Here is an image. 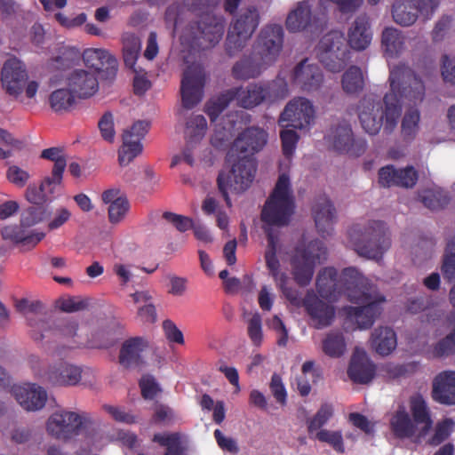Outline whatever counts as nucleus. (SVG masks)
Masks as SVG:
<instances>
[{
  "mask_svg": "<svg viewBox=\"0 0 455 455\" xmlns=\"http://www.w3.org/2000/svg\"><path fill=\"white\" fill-rule=\"evenodd\" d=\"M367 285L368 280L355 267L345 268L339 278L335 268L325 267L316 278V289L323 299L335 302L345 297L355 305L347 313H377L384 309L385 297L371 294Z\"/></svg>",
  "mask_w": 455,
  "mask_h": 455,
  "instance_id": "f257e3e1",
  "label": "nucleus"
},
{
  "mask_svg": "<svg viewBox=\"0 0 455 455\" xmlns=\"http://www.w3.org/2000/svg\"><path fill=\"white\" fill-rule=\"evenodd\" d=\"M402 106L392 93H386L383 100L365 95L357 105V116L363 130L371 136L379 134L381 128L391 134L397 126Z\"/></svg>",
  "mask_w": 455,
  "mask_h": 455,
  "instance_id": "f03ea898",
  "label": "nucleus"
},
{
  "mask_svg": "<svg viewBox=\"0 0 455 455\" xmlns=\"http://www.w3.org/2000/svg\"><path fill=\"white\" fill-rule=\"evenodd\" d=\"M348 235L356 253L369 259L379 260L391 246L390 232L386 224L379 220L355 225Z\"/></svg>",
  "mask_w": 455,
  "mask_h": 455,
  "instance_id": "7ed1b4c3",
  "label": "nucleus"
},
{
  "mask_svg": "<svg viewBox=\"0 0 455 455\" xmlns=\"http://www.w3.org/2000/svg\"><path fill=\"white\" fill-rule=\"evenodd\" d=\"M256 172V164L251 156H238L230 151L228 166L218 176V188L228 206H231L228 192L242 193L252 183Z\"/></svg>",
  "mask_w": 455,
  "mask_h": 455,
  "instance_id": "20e7f679",
  "label": "nucleus"
},
{
  "mask_svg": "<svg viewBox=\"0 0 455 455\" xmlns=\"http://www.w3.org/2000/svg\"><path fill=\"white\" fill-rule=\"evenodd\" d=\"M294 207V196L290 178L283 173L279 176L270 197L263 207L261 220L268 226H286L293 214Z\"/></svg>",
  "mask_w": 455,
  "mask_h": 455,
  "instance_id": "39448f33",
  "label": "nucleus"
},
{
  "mask_svg": "<svg viewBox=\"0 0 455 455\" xmlns=\"http://www.w3.org/2000/svg\"><path fill=\"white\" fill-rule=\"evenodd\" d=\"M289 95V88L283 78L267 83H252L246 87L233 88L227 92L228 99L235 100L243 108H252L264 102H274Z\"/></svg>",
  "mask_w": 455,
  "mask_h": 455,
  "instance_id": "423d86ee",
  "label": "nucleus"
},
{
  "mask_svg": "<svg viewBox=\"0 0 455 455\" xmlns=\"http://www.w3.org/2000/svg\"><path fill=\"white\" fill-rule=\"evenodd\" d=\"M49 214L50 212L44 204L29 206L22 212L20 225H10L1 229L2 237L26 249L34 248L44 239L45 234L28 228L45 220Z\"/></svg>",
  "mask_w": 455,
  "mask_h": 455,
  "instance_id": "0eeeda50",
  "label": "nucleus"
},
{
  "mask_svg": "<svg viewBox=\"0 0 455 455\" xmlns=\"http://www.w3.org/2000/svg\"><path fill=\"white\" fill-rule=\"evenodd\" d=\"M326 248L319 240L297 246L291 259V274L297 284L307 286L311 283L315 266L326 259Z\"/></svg>",
  "mask_w": 455,
  "mask_h": 455,
  "instance_id": "6e6552de",
  "label": "nucleus"
},
{
  "mask_svg": "<svg viewBox=\"0 0 455 455\" xmlns=\"http://www.w3.org/2000/svg\"><path fill=\"white\" fill-rule=\"evenodd\" d=\"M390 92L397 100L399 98L417 105L425 98V84L407 66L393 67L388 77ZM400 103V101H398Z\"/></svg>",
  "mask_w": 455,
  "mask_h": 455,
  "instance_id": "1a4fd4ad",
  "label": "nucleus"
},
{
  "mask_svg": "<svg viewBox=\"0 0 455 455\" xmlns=\"http://www.w3.org/2000/svg\"><path fill=\"white\" fill-rule=\"evenodd\" d=\"M3 90L13 99H19L25 91L26 97L33 99L38 90L36 81H28L25 64L17 58H10L4 63L1 70Z\"/></svg>",
  "mask_w": 455,
  "mask_h": 455,
  "instance_id": "9d476101",
  "label": "nucleus"
},
{
  "mask_svg": "<svg viewBox=\"0 0 455 455\" xmlns=\"http://www.w3.org/2000/svg\"><path fill=\"white\" fill-rule=\"evenodd\" d=\"M319 61L330 71L339 72L347 60V45L342 32L338 30L325 34L316 48Z\"/></svg>",
  "mask_w": 455,
  "mask_h": 455,
  "instance_id": "9b49d317",
  "label": "nucleus"
},
{
  "mask_svg": "<svg viewBox=\"0 0 455 455\" xmlns=\"http://www.w3.org/2000/svg\"><path fill=\"white\" fill-rule=\"evenodd\" d=\"M267 235V247L265 251L266 266L269 271V275L273 278L276 287L281 291L283 296L293 305L299 306L302 300L299 297V291L292 287L288 286V275L281 270L280 261L276 257L279 248L277 235L271 228H266Z\"/></svg>",
  "mask_w": 455,
  "mask_h": 455,
  "instance_id": "f8f14e48",
  "label": "nucleus"
},
{
  "mask_svg": "<svg viewBox=\"0 0 455 455\" xmlns=\"http://www.w3.org/2000/svg\"><path fill=\"white\" fill-rule=\"evenodd\" d=\"M325 140L335 151L356 156L363 155L367 148V141L361 137L355 138L351 124L346 120L331 124Z\"/></svg>",
  "mask_w": 455,
  "mask_h": 455,
  "instance_id": "ddd939ff",
  "label": "nucleus"
},
{
  "mask_svg": "<svg viewBox=\"0 0 455 455\" xmlns=\"http://www.w3.org/2000/svg\"><path fill=\"white\" fill-rule=\"evenodd\" d=\"M89 421L88 414L65 410L55 411L47 420L46 428L57 439L67 440L77 435L83 426Z\"/></svg>",
  "mask_w": 455,
  "mask_h": 455,
  "instance_id": "4468645a",
  "label": "nucleus"
},
{
  "mask_svg": "<svg viewBox=\"0 0 455 455\" xmlns=\"http://www.w3.org/2000/svg\"><path fill=\"white\" fill-rule=\"evenodd\" d=\"M283 29L281 25L268 24L261 28L253 51L256 56L272 66L278 59L283 45Z\"/></svg>",
  "mask_w": 455,
  "mask_h": 455,
  "instance_id": "2eb2a0df",
  "label": "nucleus"
},
{
  "mask_svg": "<svg viewBox=\"0 0 455 455\" xmlns=\"http://www.w3.org/2000/svg\"><path fill=\"white\" fill-rule=\"evenodd\" d=\"M323 17H319L312 10V0H304L297 3L286 18V28L292 33L308 30L315 32L323 28Z\"/></svg>",
  "mask_w": 455,
  "mask_h": 455,
  "instance_id": "dca6fc26",
  "label": "nucleus"
},
{
  "mask_svg": "<svg viewBox=\"0 0 455 455\" xmlns=\"http://www.w3.org/2000/svg\"><path fill=\"white\" fill-rule=\"evenodd\" d=\"M204 80V68L198 63H194L184 70L180 92L185 108L191 109L202 100Z\"/></svg>",
  "mask_w": 455,
  "mask_h": 455,
  "instance_id": "f3484780",
  "label": "nucleus"
},
{
  "mask_svg": "<svg viewBox=\"0 0 455 455\" xmlns=\"http://www.w3.org/2000/svg\"><path fill=\"white\" fill-rule=\"evenodd\" d=\"M315 110L312 102L303 97L294 98L285 106L281 122H286L285 126L294 129L308 130L315 123Z\"/></svg>",
  "mask_w": 455,
  "mask_h": 455,
  "instance_id": "a211bd4d",
  "label": "nucleus"
},
{
  "mask_svg": "<svg viewBox=\"0 0 455 455\" xmlns=\"http://www.w3.org/2000/svg\"><path fill=\"white\" fill-rule=\"evenodd\" d=\"M47 315H29L27 318L30 327L31 337L35 340H42L46 337L47 332L52 331L54 336L74 337L76 334L77 323L70 319H61L59 321L56 328L51 329L49 326L50 318Z\"/></svg>",
  "mask_w": 455,
  "mask_h": 455,
  "instance_id": "6ab92c4d",
  "label": "nucleus"
},
{
  "mask_svg": "<svg viewBox=\"0 0 455 455\" xmlns=\"http://www.w3.org/2000/svg\"><path fill=\"white\" fill-rule=\"evenodd\" d=\"M148 340L141 336L131 337L121 345L118 363L124 369L141 368L146 364L144 353L148 348Z\"/></svg>",
  "mask_w": 455,
  "mask_h": 455,
  "instance_id": "aec40b11",
  "label": "nucleus"
},
{
  "mask_svg": "<svg viewBox=\"0 0 455 455\" xmlns=\"http://www.w3.org/2000/svg\"><path fill=\"white\" fill-rule=\"evenodd\" d=\"M293 81L304 92H315L323 83V75L317 65L306 59L295 67Z\"/></svg>",
  "mask_w": 455,
  "mask_h": 455,
  "instance_id": "412c9836",
  "label": "nucleus"
},
{
  "mask_svg": "<svg viewBox=\"0 0 455 455\" xmlns=\"http://www.w3.org/2000/svg\"><path fill=\"white\" fill-rule=\"evenodd\" d=\"M312 214L318 232L323 235H331L337 219L336 209L326 196L315 198L312 206Z\"/></svg>",
  "mask_w": 455,
  "mask_h": 455,
  "instance_id": "4be33fe9",
  "label": "nucleus"
},
{
  "mask_svg": "<svg viewBox=\"0 0 455 455\" xmlns=\"http://www.w3.org/2000/svg\"><path fill=\"white\" fill-rule=\"evenodd\" d=\"M86 66L96 72H103L107 78H113L118 68L117 60L106 49L90 48L83 53Z\"/></svg>",
  "mask_w": 455,
  "mask_h": 455,
  "instance_id": "5701e85b",
  "label": "nucleus"
},
{
  "mask_svg": "<svg viewBox=\"0 0 455 455\" xmlns=\"http://www.w3.org/2000/svg\"><path fill=\"white\" fill-rule=\"evenodd\" d=\"M267 140V134L263 129L256 126L249 127L235 139L231 151L252 156L254 153L264 148Z\"/></svg>",
  "mask_w": 455,
  "mask_h": 455,
  "instance_id": "b1692460",
  "label": "nucleus"
},
{
  "mask_svg": "<svg viewBox=\"0 0 455 455\" xmlns=\"http://www.w3.org/2000/svg\"><path fill=\"white\" fill-rule=\"evenodd\" d=\"M200 36L195 38V44L205 49L220 42L224 34V20L221 17L207 15L198 24Z\"/></svg>",
  "mask_w": 455,
  "mask_h": 455,
  "instance_id": "393cba45",
  "label": "nucleus"
},
{
  "mask_svg": "<svg viewBox=\"0 0 455 455\" xmlns=\"http://www.w3.org/2000/svg\"><path fill=\"white\" fill-rule=\"evenodd\" d=\"M101 200L105 204H108V217L111 224H119L125 219L130 209V203L119 188H111L105 190L101 194Z\"/></svg>",
  "mask_w": 455,
  "mask_h": 455,
  "instance_id": "a878e982",
  "label": "nucleus"
},
{
  "mask_svg": "<svg viewBox=\"0 0 455 455\" xmlns=\"http://www.w3.org/2000/svg\"><path fill=\"white\" fill-rule=\"evenodd\" d=\"M12 394L20 406L28 411L41 410L46 403V391L36 385L15 386Z\"/></svg>",
  "mask_w": 455,
  "mask_h": 455,
  "instance_id": "bb28decb",
  "label": "nucleus"
},
{
  "mask_svg": "<svg viewBox=\"0 0 455 455\" xmlns=\"http://www.w3.org/2000/svg\"><path fill=\"white\" fill-rule=\"evenodd\" d=\"M375 371V365L368 358L366 353L356 348L347 369L350 379L355 383L367 384L374 378Z\"/></svg>",
  "mask_w": 455,
  "mask_h": 455,
  "instance_id": "cd10ccee",
  "label": "nucleus"
},
{
  "mask_svg": "<svg viewBox=\"0 0 455 455\" xmlns=\"http://www.w3.org/2000/svg\"><path fill=\"white\" fill-rule=\"evenodd\" d=\"M68 86L74 94L80 98L92 96L99 88L95 71L85 69L74 70L67 79Z\"/></svg>",
  "mask_w": 455,
  "mask_h": 455,
  "instance_id": "c85d7f7f",
  "label": "nucleus"
},
{
  "mask_svg": "<svg viewBox=\"0 0 455 455\" xmlns=\"http://www.w3.org/2000/svg\"><path fill=\"white\" fill-rule=\"evenodd\" d=\"M371 39L372 33L368 16H357L348 28L347 44L355 51H363L371 44Z\"/></svg>",
  "mask_w": 455,
  "mask_h": 455,
  "instance_id": "c756f323",
  "label": "nucleus"
},
{
  "mask_svg": "<svg viewBox=\"0 0 455 455\" xmlns=\"http://www.w3.org/2000/svg\"><path fill=\"white\" fill-rule=\"evenodd\" d=\"M433 399L444 405L455 404V371L440 372L433 381Z\"/></svg>",
  "mask_w": 455,
  "mask_h": 455,
  "instance_id": "7c9ffc66",
  "label": "nucleus"
},
{
  "mask_svg": "<svg viewBox=\"0 0 455 455\" xmlns=\"http://www.w3.org/2000/svg\"><path fill=\"white\" fill-rule=\"evenodd\" d=\"M62 179L57 180L55 176H47L39 186L30 184L25 190L24 196L28 202L35 205H43L52 201L56 187L60 185Z\"/></svg>",
  "mask_w": 455,
  "mask_h": 455,
  "instance_id": "2f4dec72",
  "label": "nucleus"
},
{
  "mask_svg": "<svg viewBox=\"0 0 455 455\" xmlns=\"http://www.w3.org/2000/svg\"><path fill=\"white\" fill-rule=\"evenodd\" d=\"M56 308L65 313L108 311L109 308L101 301L80 296L62 297L56 300Z\"/></svg>",
  "mask_w": 455,
  "mask_h": 455,
  "instance_id": "473e14b6",
  "label": "nucleus"
},
{
  "mask_svg": "<svg viewBox=\"0 0 455 455\" xmlns=\"http://www.w3.org/2000/svg\"><path fill=\"white\" fill-rule=\"evenodd\" d=\"M80 367L60 362L51 367L47 372V379L56 386H75L81 380Z\"/></svg>",
  "mask_w": 455,
  "mask_h": 455,
  "instance_id": "72a5a7b5",
  "label": "nucleus"
},
{
  "mask_svg": "<svg viewBox=\"0 0 455 455\" xmlns=\"http://www.w3.org/2000/svg\"><path fill=\"white\" fill-rule=\"evenodd\" d=\"M269 67L253 51L251 56L240 60L233 66L232 74L235 79L248 80L259 76Z\"/></svg>",
  "mask_w": 455,
  "mask_h": 455,
  "instance_id": "f704fd0d",
  "label": "nucleus"
},
{
  "mask_svg": "<svg viewBox=\"0 0 455 455\" xmlns=\"http://www.w3.org/2000/svg\"><path fill=\"white\" fill-rule=\"evenodd\" d=\"M419 0H417V7L411 0H395L392 6V16L395 23L409 27L415 23L418 19ZM426 20L427 17L420 13Z\"/></svg>",
  "mask_w": 455,
  "mask_h": 455,
  "instance_id": "c9c22d12",
  "label": "nucleus"
},
{
  "mask_svg": "<svg viewBox=\"0 0 455 455\" xmlns=\"http://www.w3.org/2000/svg\"><path fill=\"white\" fill-rule=\"evenodd\" d=\"M410 409L413 422L416 425H422L421 434L426 435L432 428L433 420L427 402L421 395L411 396Z\"/></svg>",
  "mask_w": 455,
  "mask_h": 455,
  "instance_id": "e433bc0d",
  "label": "nucleus"
},
{
  "mask_svg": "<svg viewBox=\"0 0 455 455\" xmlns=\"http://www.w3.org/2000/svg\"><path fill=\"white\" fill-rule=\"evenodd\" d=\"M371 345L379 355H389L397 345L395 331L390 327L375 329L371 335Z\"/></svg>",
  "mask_w": 455,
  "mask_h": 455,
  "instance_id": "4c0bfd02",
  "label": "nucleus"
},
{
  "mask_svg": "<svg viewBox=\"0 0 455 455\" xmlns=\"http://www.w3.org/2000/svg\"><path fill=\"white\" fill-rule=\"evenodd\" d=\"M122 53L126 67L136 72L135 64L141 51V40L133 33L125 32L121 36Z\"/></svg>",
  "mask_w": 455,
  "mask_h": 455,
  "instance_id": "58836bf2",
  "label": "nucleus"
},
{
  "mask_svg": "<svg viewBox=\"0 0 455 455\" xmlns=\"http://www.w3.org/2000/svg\"><path fill=\"white\" fill-rule=\"evenodd\" d=\"M393 433L398 438H409L415 435L416 427L405 411L403 406H400L390 420Z\"/></svg>",
  "mask_w": 455,
  "mask_h": 455,
  "instance_id": "ea45409f",
  "label": "nucleus"
},
{
  "mask_svg": "<svg viewBox=\"0 0 455 455\" xmlns=\"http://www.w3.org/2000/svg\"><path fill=\"white\" fill-rule=\"evenodd\" d=\"M141 140L134 134L125 131L123 135V145L118 152L120 165L129 164L137 156L142 152Z\"/></svg>",
  "mask_w": 455,
  "mask_h": 455,
  "instance_id": "a19ab883",
  "label": "nucleus"
},
{
  "mask_svg": "<svg viewBox=\"0 0 455 455\" xmlns=\"http://www.w3.org/2000/svg\"><path fill=\"white\" fill-rule=\"evenodd\" d=\"M381 45L384 52L389 56L399 54L404 46L402 32L393 27L384 28L381 35Z\"/></svg>",
  "mask_w": 455,
  "mask_h": 455,
  "instance_id": "79ce46f5",
  "label": "nucleus"
},
{
  "mask_svg": "<svg viewBox=\"0 0 455 455\" xmlns=\"http://www.w3.org/2000/svg\"><path fill=\"white\" fill-rule=\"evenodd\" d=\"M152 442L166 448L164 455H186L179 432L156 433L153 435Z\"/></svg>",
  "mask_w": 455,
  "mask_h": 455,
  "instance_id": "37998d69",
  "label": "nucleus"
},
{
  "mask_svg": "<svg viewBox=\"0 0 455 455\" xmlns=\"http://www.w3.org/2000/svg\"><path fill=\"white\" fill-rule=\"evenodd\" d=\"M419 198L424 206L430 210L443 209L450 201L447 193L439 188H427L420 191Z\"/></svg>",
  "mask_w": 455,
  "mask_h": 455,
  "instance_id": "c03bdc74",
  "label": "nucleus"
},
{
  "mask_svg": "<svg viewBox=\"0 0 455 455\" xmlns=\"http://www.w3.org/2000/svg\"><path fill=\"white\" fill-rule=\"evenodd\" d=\"M258 25L259 13L257 10L248 9L235 20L230 29L239 32V34L243 35V37L245 36L250 38Z\"/></svg>",
  "mask_w": 455,
  "mask_h": 455,
  "instance_id": "a18cd8bd",
  "label": "nucleus"
},
{
  "mask_svg": "<svg viewBox=\"0 0 455 455\" xmlns=\"http://www.w3.org/2000/svg\"><path fill=\"white\" fill-rule=\"evenodd\" d=\"M342 89L347 94H357L364 87V78L360 68L350 67L342 76Z\"/></svg>",
  "mask_w": 455,
  "mask_h": 455,
  "instance_id": "49530a36",
  "label": "nucleus"
},
{
  "mask_svg": "<svg viewBox=\"0 0 455 455\" xmlns=\"http://www.w3.org/2000/svg\"><path fill=\"white\" fill-rule=\"evenodd\" d=\"M334 408L331 403H323L316 413L307 420V433L312 438L313 434L316 433L332 418Z\"/></svg>",
  "mask_w": 455,
  "mask_h": 455,
  "instance_id": "de8ad7c7",
  "label": "nucleus"
},
{
  "mask_svg": "<svg viewBox=\"0 0 455 455\" xmlns=\"http://www.w3.org/2000/svg\"><path fill=\"white\" fill-rule=\"evenodd\" d=\"M49 103L54 112H66L76 103L75 95L70 89H58L49 97Z\"/></svg>",
  "mask_w": 455,
  "mask_h": 455,
  "instance_id": "09e8293b",
  "label": "nucleus"
},
{
  "mask_svg": "<svg viewBox=\"0 0 455 455\" xmlns=\"http://www.w3.org/2000/svg\"><path fill=\"white\" fill-rule=\"evenodd\" d=\"M207 129L206 119L202 115L192 116L186 123L185 137L188 143H196L201 140Z\"/></svg>",
  "mask_w": 455,
  "mask_h": 455,
  "instance_id": "8fccbe9b",
  "label": "nucleus"
},
{
  "mask_svg": "<svg viewBox=\"0 0 455 455\" xmlns=\"http://www.w3.org/2000/svg\"><path fill=\"white\" fill-rule=\"evenodd\" d=\"M375 315H345L342 320V327L347 332L371 329L376 321Z\"/></svg>",
  "mask_w": 455,
  "mask_h": 455,
  "instance_id": "3c124183",
  "label": "nucleus"
},
{
  "mask_svg": "<svg viewBox=\"0 0 455 455\" xmlns=\"http://www.w3.org/2000/svg\"><path fill=\"white\" fill-rule=\"evenodd\" d=\"M346 348L345 338L340 332H330L323 341V351L331 357H340Z\"/></svg>",
  "mask_w": 455,
  "mask_h": 455,
  "instance_id": "603ef678",
  "label": "nucleus"
},
{
  "mask_svg": "<svg viewBox=\"0 0 455 455\" xmlns=\"http://www.w3.org/2000/svg\"><path fill=\"white\" fill-rule=\"evenodd\" d=\"M420 120L419 111L411 108L406 111L402 120L401 129L404 140H411L415 138L419 131V123Z\"/></svg>",
  "mask_w": 455,
  "mask_h": 455,
  "instance_id": "864d4df0",
  "label": "nucleus"
},
{
  "mask_svg": "<svg viewBox=\"0 0 455 455\" xmlns=\"http://www.w3.org/2000/svg\"><path fill=\"white\" fill-rule=\"evenodd\" d=\"M41 157L54 162L52 175L57 180L62 179L63 172L67 166V159L60 148H50L44 149Z\"/></svg>",
  "mask_w": 455,
  "mask_h": 455,
  "instance_id": "5fc2aeb1",
  "label": "nucleus"
},
{
  "mask_svg": "<svg viewBox=\"0 0 455 455\" xmlns=\"http://www.w3.org/2000/svg\"><path fill=\"white\" fill-rule=\"evenodd\" d=\"M245 320L247 335L254 347H259L264 340L263 324L260 315H250Z\"/></svg>",
  "mask_w": 455,
  "mask_h": 455,
  "instance_id": "6e6d98bb",
  "label": "nucleus"
},
{
  "mask_svg": "<svg viewBox=\"0 0 455 455\" xmlns=\"http://www.w3.org/2000/svg\"><path fill=\"white\" fill-rule=\"evenodd\" d=\"M315 439L321 443L329 444L338 453L345 451L344 441L341 431H331L328 429H320L315 434Z\"/></svg>",
  "mask_w": 455,
  "mask_h": 455,
  "instance_id": "4d7b16f0",
  "label": "nucleus"
},
{
  "mask_svg": "<svg viewBox=\"0 0 455 455\" xmlns=\"http://www.w3.org/2000/svg\"><path fill=\"white\" fill-rule=\"evenodd\" d=\"M301 304L304 306L307 313H333L334 309L329 310L326 303L319 299L313 290L307 291Z\"/></svg>",
  "mask_w": 455,
  "mask_h": 455,
  "instance_id": "13d9d810",
  "label": "nucleus"
},
{
  "mask_svg": "<svg viewBox=\"0 0 455 455\" xmlns=\"http://www.w3.org/2000/svg\"><path fill=\"white\" fill-rule=\"evenodd\" d=\"M454 422L451 419H444L438 422L435 428V433L429 440V443L433 446H437L449 438L451 433Z\"/></svg>",
  "mask_w": 455,
  "mask_h": 455,
  "instance_id": "bf43d9fd",
  "label": "nucleus"
},
{
  "mask_svg": "<svg viewBox=\"0 0 455 455\" xmlns=\"http://www.w3.org/2000/svg\"><path fill=\"white\" fill-rule=\"evenodd\" d=\"M418 179V172L412 166L397 169L395 186L404 188H411L416 185Z\"/></svg>",
  "mask_w": 455,
  "mask_h": 455,
  "instance_id": "052dcab7",
  "label": "nucleus"
},
{
  "mask_svg": "<svg viewBox=\"0 0 455 455\" xmlns=\"http://www.w3.org/2000/svg\"><path fill=\"white\" fill-rule=\"evenodd\" d=\"M248 40L249 37H243L239 32L229 29L226 41V50L228 55L234 56L242 51Z\"/></svg>",
  "mask_w": 455,
  "mask_h": 455,
  "instance_id": "680f3d73",
  "label": "nucleus"
},
{
  "mask_svg": "<svg viewBox=\"0 0 455 455\" xmlns=\"http://www.w3.org/2000/svg\"><path fill=\"white\" fill-rule=\"evenodd\" d=\"M141 395L146 400H152L160 391L158 384L151 375H144L139 382Z\"/></svg>",
  "mask_w": 455,
  "mask_h": 455,
  "instance_id": "e2e57ef3",
  "label": "nucleus"
},
{
  "mask_svg": "<svg viewBox=\"0 0 455 455\" xmlns=\"http://www.w3.org/2000/svg\"><path fill=\"white\" fill-rule=\"evenodd\" d=\"M6 177L12 184L19 188H23L29 180L30 174L28 172L17 165H12L7 170Z\"/></svg>",
  "mask_w": 455,
  "mask_h": 455,
  "instance_id": "0e129e2a",
  "label": "nucleus"
},
{
  "mask_svg": "<svg viewBox=\"0 0 455 455\" xmlns=\"http://www.w3.org/2000/svg\"><path fill=\"white\" fill-rule=\"evenodd\" d=\"M163 218L171 223L178 231L185 232L193 228V221L188 217L165 212Z\"/></svg>",
  "mask_w": 455,
  "mask_h": 455,
  "instance_id": "69168bd1",
  "label": "nucleus"
},
{
  "mask_svg": "<svg viewBox=\"0 0 455 455\" xmlns=\"http://www.w3.org/2000/svg\"><path fill=\"white\" fill-rule=\"evenodd\" d=\"M14 307L18 312L36 313L45 310V306L38 299H14Z\"/></svg>",
  "mask_w": 455,
  "mask_h": 455,
  "instance_id": "338daca9",
  "label": "nucleus"
},
{
  "mask_svg": "<svg viewBox=\"0 0 455 455\" xmlns=\"http://www.w3.org/2000/svg\"><path fill=\"white\" fill-rule=\"evenodd\" d=\"M231 100H233L228 99L226 92L221 97L218 98L215 100L210 101L206 105V113L212 122H214L217 119L219 115L226 108L228 102Z\"/></svg>",
  "mask_w": 455,
  "mask_h": 455,
  "instance_id": "774afa93",
  "label": "nucleus"
}]
</instances>
